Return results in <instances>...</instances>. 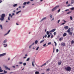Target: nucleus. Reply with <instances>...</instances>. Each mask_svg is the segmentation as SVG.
I'll use <instances>...</instances> for the list:
<instances>
[{
  "label": "nucleus",
  "mask_w": 74,
  "mask_h": 74,
  "mask_svg": "<svg viewBox=\"0 0 74 74\" xmlns=\"http://www.w3.org/2000/svg\"><path fill=\"white\" fill-rule=\"evenodd\" d=\"M50 17L51 18H52V15L51 14V16H50Z\"/></svg>",
  "instance_id": "nucleus-56"
},
{
  "label": "nucleus",
  "mask_w": 74,
  "mask_h": 74,
  "mask_svg": "<svg viewBox=\"0 0 74 74\" xmlns=\"http://www.w3.org/2000/svg\"><path fill=\"white\" fill-rule=\"evenodd\" d=\"M61 45L62 46H64V47H65V46H66V45L65 44V43H63L62 44H61Z\"/></svg>",
  "instance_id": "nucleus-10"
},
{
  "label": "nucleus",
  "mask_w": 74,
  "mask_h": 74,
  "mask_svg": "<svg viewBox=\"0 0 74 74\" xmlns=\"http://www.w3.org/2000/svg\"><path fill=\"white\" fill-rule=\"evenodd\" d=\"M23 66H26V63H24L23 64Z\"/></svg>",
  "instance_id": "nucleus-37"
},
{
  "label": "nucleus",
  "mask_w": 74,
  "mask_h": 74,
  "mask_svg": "<svg viewBox=\"0 0 74 74\" xmlns=\"http://www.w3.org/2000/svg\"><path fill=\"white\" fill-rule=\"evenodd\" d=\"M14 15H15V14L12 13V15L13 16Z\"/></svg>",
  "instance_id": "nucleus-58"
},
{
  "label": "nucleus",
  "mask_w": 74,
  "mask_h": 74,
  "mask_svg": "<svg viewBox=\"0 0 74 74\" xmlns=\"http://www.w3.org/2000/svg\"><path fill=\"white\" fill-rule=\"evenodd\" d=\"M66 35H67V34L66 33H64L63 35V37H65Z\"/></svg>",
  "instance_id": "nucleus-12"
},
{
  "label": "nucleus",
  "mask_w": 74,
  "mask_h": 74,
  "mask_svg": "<svg viewBox=\"0 0 74 74\" xmlns=\"http://www.w3.org/2000/svg\"><path fill=\"white\" fill-rule=\"evenodd\" d=\"M47 45V43H45L43 45V47H45V46Z\"/></svg>",
  "instance_id": "nucleus-41"
},
{
  "label": "nucleus",
  "mask_w": 74,
  "mask_h": 74,
  "mask_svg": "<svg viewBox=\"0 0 74 74\" xmlns=\"http://www.w3.org/2000/svg\"><path fill=\"white\" fill-rule=\"evenodd\" d=\"M66 4H68V1H67L66 2Z\"/></svg>",
  "instance_id": "nucleus-62"
},
{
  "label": "nucleus",
  "mask_w": 74,
  "mask_h": 74,
  "mask_svg": "<svg viewBox=\"0 0 74 74\" xmlns=\"http://www.w3.org/2000/svg\"><path fill=\"white\" fill-rule=\"evenodd\" d=\"M30 3V1H29L28 2H26V4H28Z\"/></svg>",
  "instance_id": "nucleus-42"
},
{
  "label": "nucleus",
  "mask_w": 74,
  "mask_h": 74,
  "mask_svg": "<svg viewBox=\"0 0 74 74\" xmlns=\"http://www.w3.org/2000/svg\"><path fill=\"white\" fill-rule=\"evenodd\" d=\"M9 33H10V30H9L8 31V32L6 34H4V36H6V35H7V34H8Z\"/></svg>",
  "instance_id": "nucleus-11"
},
{
  "label": "nucleus",
  "mask_w": 74,
  "mask_h": 74,
  "mask_svg": "<svg viewBox=\"0 0 74 74\" xmlns=\"http://www.w3.org/2000/svg\"><path fill=\"white\" fill-rule=\"evenodd\" d=\"M70 6H71V5L69 4L67 5V7H70Z\"/></svg>",
  "instance_id": "nucleus-50"
},
{
  "label": "nucleus",
  "mask_w": 74,
  "mask_h": 74,
  "mask_svg": "<svg viewBox=\"0 0 74 74\" xmlns=\"http://www.w3.org/2000/svg\"><path fill=\"white\" fill-rule=\"evenodd\" d=\"M55 30H56V29H53L50 31V32L53 33V32H54Z\"/></svg>",
  "instance_id": "nucleus-7"
},
{
  "label": "nucleus",
  "mask_w": 74,
  "mask_h": 74,
  "mask_svg": "<svg viewBox=\"0 0 74 74\" xmlns=\"http://www.w3.org/2000/svg\"><path fill=\"white\" fill-rule=\"evenodd\" d=\"M46 33H47V35H49V31H47Z\"/></svg>",
  "instance_id": "nucleus-28"
},
{
  "label": "nucleus",
  "mask_w": 74,
  "mask_h": 74,
  "mask_svg": "<svg viewBox=\"0 0 74 74\" xmlns=\"http://www.w3.org/2000/svg\"><path fill=\"white\" fill-rule=\"evenodd\" d=\"M0 27H1V29H3V27H2V25H0Z\"/></svg>",
  "instance_id": "nucleus-38"
},
{
  "label": "nucleus",
  "mask_w": 74,
  "mask_h": 74,
  "mask_svg": "<svg viewBox=\"0 0 74 74\" xmlns=\"http://www.w3.org/2000/svg\"><path fill=\"white\" fill-rule=\"evenodd\" d=\"M7 42V40H5L4 41H3V43H6V42Z\"/></svg>",
  "instance_id": "nucleus-16"
},
{
  "label": "nucleus",
  "mask_w": 74,
  "mask_h": 74,
  "mask_svg": "<svg viewBox=\"0 0 74 74\" xmlns=\"http://www.w3.org/2000/svg\"><path fill=\"white\" fill-rule=\"evenodd\" d=\"M61 40H62V38H60L59 40L60 41H61Z\"/></svg>",
  "instance_id": "nucleus-57"
},
{
  "label": "nucleus",
  "mask_w": 74,
  "mask_h": 74,
  "mask_svg": "<svg viewBox=\"0 0 74 74\" xmlns=\"http://www.w3.org/2000/svg\"><path fill=\"white\" fill-rule=\"evenodd\" d=\"M71 43L72 44H74V41L72 40L71 42Z\"/></svg>",
  "instance_id": "nucleus-36"
},
{
  "label": "nucleus",
  "mask_w": 74,
  "mask_h": 74,
  "mask_svg": "<svg viewBox=\"0 0 74 74\" xmlns=\"http://www.w3.org/2000/svg\"><path fill=\"white\" fill-rule=\"evenodd\" d=\"M46 64H47V63H45V64H43L41 66V67H42V66H45V65H46Z\"/></svg>",
  "instance_id": "nucleus-24"
},
{
  "label": "nucleus",
  "mask_w": 74,
  "mask_h": 74,
  "mask_svg": "<svg viewBox=\"0 0 74 74\" xmlns=\"http://www.w3.org/2000/svg\"><path fill=\"white\" fill-rule=\"evenodd\" d=\"M3 45H4V47H6L7 45V44H3Z\"/></svg>",
  "instance_id": "nucleus-31"
},
{
  "label": "nucleus",
  "mask_w": 74,
  "mask_h": 74,
  "mask_svg": "<svg viewBox=\"0 0 74 74\" xmlns=\"http://www.w3.org/2000/svg\"><path fill=\"white\" fill-rule=\"evenodd\" d=\"M60 9H59V10H58V12H60Z\"/></svg>",
  "instance_id": "nucleus-51"
},
{
  "label": "nucleus",
  "mask_w": 74,
  "mask_h": 74,
  "mask_svg": "<svg viewBox=\"0 0 74 74\" xmlns=\"http://www.w3.org/2000/svg\"><path fill=\"white\" fill-rule=\"evenodd\" d=\"M64 69L67 71H70L71 70V67L70 66L65 67Z\"/></svg>",
  "instance_id": "nucleus-3"
},
{
  "label": "nucleus",
  "mask_w": 74,
  "mask_h": 74,
  "mask_svg": "<svg viewBox=\"0 0 74 74\" xmlns=\"http://www.w3.org/2000/svg\"><path fill=\"white\" fill-rule=\"evenodd\" d=\"M3 73L4 74H6V73H7V72L5 71V70H3Z\"/></svg>",
  "instance_id": "nucleus-17"
},
{
  "label": "nucleus",
  "mask_w": 74,
  "mask_h": 74,
  "mask_svg": "<svg viewBox=\"0 0 74 74\" xmlns=\"http://www.w3.org/2000/svg\"><path fill=\"white\" fill-rule=\"evenodd\" d=\"M50 36L51 35H48V36H47L48 38H49V37H50Z\"/></svg>",
  "instance_id": "nucleus-43"
},
{
  "label": "nucleus",
  "mask_w": 74,
  "mask_h": 74,
  "mask_svg": "<svg viewBox=\"0 0 74 74\" xmlns=\"http://www.w3.org/2000/svg\"><path fill=\"white\" fill-rule=\"evenodd\" d=\"M3 70L1 69V67L0 66V72H2V71H3Z\"/></svg>",
  "instance_id": "nucleus-18"
},
{
  "label": "nucleus",
  "mask_w": 74,
  "mask_h": 74,
  "mask_svg": "<svg viewBox=\"0 0 74 74\" xmlns=\"http://www.w3.org/2000/svg\"><path fill=\"white\" fill-rule=\"evenodd\" d=\"M70 18L71 20V21H72L73 20V17L71 16H70Z\"/></svg>",
  "instance_id": "nucleus-27"
},
{
  "label": "nucleus",
  "mask_w": 74,
  "mask_h": 74,
  "mask_svg": "<svg viewBox=\"0 0 74 74\" xmlns=\"http://www.w3.org/2000/svg\"><path fill=\"white\" fill-rule=\"evenodd\" d=\"M46 64H48V61H47L46 62Z\"/></svg>",
  "instance_id": "nucleus-54"
},
{
  "label": "nucleus",
  "mask_w": 74,
  "mask_h": 74,
  "mask_svg": "<svg viewBox=\"0 0 74 74\" xmlns=\"http://www.w3.org/2000/svg\"><path fill=\"white\" fill-rule=\"evenodd\" d=\"M21 12V10H20L18 12H16V15H17V14H18L19 13V12Z\"/></svg>",
  "instance_id": "nucleus-15"
},
{
  "label": "nucleus",
  "mask_w": 74,
  "mask_h": 74,
  "mask_svg": "<svg viewBox=\"0 0 74 74\" xmlns=\"http://www.w3.org/2000/svg\"><path fill=\"white\" fill-rule=\"evenodd\" d=\"M0 74H4V73H0Z\"/></svg>",
  "instance_id": "nucleus-64"
},
{
  "label": "nucleus",
  "mask_w": 74,
  "mask_h": 74,
  "mask_svg": "<svg viewBox=\"0 0 74 74\" xmlns=\"http://www.w3.org/2000/svg\"><path fill=\"white\" fill-rule=\"evenodd\" d=\"M46 19V17H44L43 18L42 20H41L40 22H42V21H44V20H45Z\"/></svg>",
  "instance_id": "nucleus-9"
},
{
  "label": "nucleus",
  "mask_w": 74,
  "mask_h": 74,
  "mask_svg": "<svg viewBox=\"0 0 74 74\" xmlns=\"http://www.w3.org/2000/svg\"><path fill=\"white\" fill-rule=\"evenodd\" d=\"M38 49H39V46L38 47H36V51H38Z\"/></svg>",
  "instance_id": "nucleus-25"
},
{
  "label": "nucleus",
  "mask_w": 74,
  "mask_h": 74,
  "mask_svg": "<svg viewBox=\"0 0 74 74\" xmlns=\"http://www.w3.org/2000/svg\"><path fill=\"white\" fill-rule=\"evenodd\" d=\"M65 11L66 12H67V11H69V9H67L66 10H65Z\"/></svg>",
  "instance_id": "nucleus-33"
},
{
  "label": "nucleus",
  "mask_w": 74,
  "mask_h": 74,
  "mask_svg": "<svg viewBox=\"0 0 74 74\" xmlns=\"http://www.w3.org/2000/svg\"><path fill=\"white\" fill-rule=\"evenodd\" d=\"M25 57H26V56H27V54H25Z\"/></svg>",
  "instance_id": "nucleus-59"
},
{
  "label": "nucleus",
  "mask_w": 74,
  "mask_h": 74,
  "mask_svg": "<svg viewBox=\"0 0 74 74\" xmlns=\"http://www.w3.org/2000/svg\"><path fill=\"white\" fill-rule=\"evenodd\" d=\"M3 66L4 67L6 70H10V68H8L7 67V66H5V65H3Z\"/></svg>",
  "instance_id": "nucleus-5"
},
{
  "label": "nucleus",
  "mask_w": 74,
  "mask_h": 74,
  "mask_svg": "<svg viewBox=\"0 0 74 74\" xmlns=\"http://www.w3.org/2000/svg\"><path fill=\"white\" fill-rule=\"evenodd\" d=\"M53 34L54 35V36H55L56 35V32H54L53 33Z\"/></svg>",
  "instance_id": "nucleus-52"
},
{
  "label": "nucleus",
  "mask_w": 74,
  "mask_h": 74,
  "mask_svg": "<svg viewBox=\"0 0 74 74\" xmlns=\"http://www.w3.org/2000/svg\"><path fill=\"white\" fill-rule=\"evenodd\" d=\"M32 65L33 67H34V61H33L32 62Z\"/></svg>",
  "instance_id": "nucleus-19"
},
{
  "label": "nucleus",
  "mask_w": 74,
  "mask_h": 74,
  "mask_svg": "<svg viewBox=\"0 0 74 74\" xmlns=\"http://www.w3.org/2000/svg\"><path fill=\"white\" fill-rule=\"evenodd\" d=\"M32 45H31L29 46V49L31 48V47H32Z\"/></svg>",
  "instance_id": "nucleus-44"
},
{
  "label": "nucleus",
  "mask_w": 74,
  "mask_h": 74,
  "mask_svg": "<svg viewBox=\"0 0 74 74\" xmlns=\"http://www.w3.org/2000/svg\"><path fill=\"white\" fill-rule=\"evenodd\" d=\"M5 55H6V53H5L1 54H0V57H1V56H5Z\"/></svg>",
  "instance_id": "nucleus-6"
},
{
  "label": "nucleus",
  "mask_w": 74,
  "mask_h": 74,
  "mask_svg": "<svg viewBox=\"0 0 74 74\" xmlns=\"http://www.w3.org/2000/svg\"><path fill=\"white\" fill-rule=\"evenodd\" d=\"M36 48V47H33L32 49H34Z\"/></svg>",
  "instance_id": "nucleus-61"
},
{
  "label": "nucleus",
  "mask_w": 74,
  "mask_h": 74,
  "mask_svg": "<svg viewBox=\"0 0 74 74\" xmlns=\"http://www.w3.org/2000/svg\"><path fill=\"white\" fill-rule=\"evenodd\" d=\"M5 16V14H2L1 16V18H0V21H3L4 19V17Z\"/></svg>",
  "instance_id": "nucleus-1"
},
{
  "label": "nucleus",
  "mask_w": 74,
  "mask_h": 74,
  "mask_svg": "<svg viewBox=\"0 0 74 74\" xmlns=\"http://www.w3.org/2000/svg\"><path fill=\"white\" fill-rule=\"evenodd\" d=\"M35 74H39V72H38V71H36V72H35Z\"/></svg>",
  "instance_id": "nucleus-29"
},
{
  "label": "nucleus",
  "mask_w": 74,
  "mask_h": 74,
  "mask_svg": "<svg viewBox=\"0 0 74 74\" xmlns=\"http://www.w3.org/2000/svg\"><path fill=\"white\" fill-rule=\"evenodd\" d=\"M44 40H41L40 41V44H41V43H42V42H44Z\"/></svg>",
  "instance_id": "nucleus-14"
},
{
  "label": "nucleus",
  "mask_w": 74,
  "mask_h": 74,
  "mask_svg": "<svg viewBox=\"0 0 74 74\" xmlns=\"http://www.w3.org/2000/svg\"><path fill=\"white\" fill-rule=\"evenodd\" d=\"M38 43V40H36L35 42V44H37Z\"/></svg>",
  "instance_id": "nucleus-22"
},
{
  "label": "nucleus",
  "mask_w": 74,
  "mask_h": 74,
  "mask_svg": "<svg viewBox=\"0 0 74 74\" xmlns=\"http://www.w3.org/2000/svg\"><path fill=\"white\" fill-rule=\"evenodd\" d=\"M17 5H18V4H15L13 5V7H16V6H17Z\"/></svg>",
  "instance_id": "nucleus-13"
},
{
  "label": "nucleus",
  "mask_w": 74,
  "mask_h": 74,
  "mask_svg": "<svg viewBox=\"0 0 74 74\" xmlns=\"http://www.w3.org/2000/svg\"><path fill=\"white\" fill-rule=\"evenodd\" d=\"M60 20H59L58 21V23H59V22H60Z\"/></svg>",
  "instance_id": "nucleus-45"
},
{
  "label": "nucleus",
  "mask_w": 74,
  "mask_h": 74,
  "mask_svg": "<svg viewBox=\"0 0 74 74\" xmlns=\"http://www.w3.org/2000/svg\"><path fill=\"white\" fill-rule=\"evenodd\" d=\"M58 66H60V64H61V62H58Z\"/></svg>",
  "instance_id": "nucleus-20"
},
{
  "label": "nucleus",
  "mask_w": 74,
  "mask_h": 74,
  "mask_svg": "<svg viewBox=\"0 0 74 74\" xmlns=\"http://www.w3.org/2000/svg\"><path fill=\"white\" fill-rule=\"evenodd\" d=\"M53 35H52V36H51V38H53Z\"/></svg>",
  "instance_id": "nucleus-48"
},
{
  "label": "nucleus",
  "mask_w": 74,
  "mask_h": 74,
  "mask_svg": "<svg viewBox=\"0 0 74 74\" xmlns=\"http://www.w3.org/2000/svg\"><path fill=\"white\" fill-rule=\"evenodd\" d=\"M71 30L70 29V28H69V29L67 30V32L69 33V35L72 36L73 34V32H70Z\"/></svg>",
  "instance_id": "nucleus-2"
},
{
  "label": "nucleus",
  "mask_w": 74,
  "mask_h": 74,
  "mask_svg": "<svg viewBox=\"0 0 74 74\" xmlns=\"http://www.w3.org/2000/svg\"><path fill=\"white\" fill-rule=\"evenodd\" d=\"M50 44H51V42H49L48 44L47 45H49Z\"/></svg>",
  "instance_id": "nucleus-34"
},
{
  "label": "nucleus",
  "mask_w": 74,
  "mask_h": 74,
  "mask_svg": "<svg viewBox=\"0 0 74 74\" xmlns=\"http://www.w3.org/2000/svg\"><path fill=\"white\" fill-rule=\"evenodd\" d=\"M64 28L66 29H69V26H65Z\"/></svg>",
  "instance_id": "nucleus-8"
},
{
  "label": "nucleus",
  "mask_w": 74,
  "mask_h": 74,
  "mask_svg": "<svg viewBox=\"0 0 74 74\" xmlns=\"http://www.w3.org/2000/svg\"><path fill=\"white\" fill-rule=\"evenodd\" d=\"M27 58V57H25L23 58V59H25V58Z\"/></svg>",
  "instance_id": "nucleus-60"
},
{
  "label": "nucleus",
  "mask_w": 74,
  "mask_h": 74,
  "mask_svg": "<svg viewBox=\"0 0 74 74\" xmlns=\"http://www.w3.org/2000/svg\"><path fill=\"white\" fill-rule=\"evenodd\" d=\"M71 11H70L68 12L67 13V14H71Z\"/></svg>",
  "instance_id": "nucleus-23"
},
{
  "label": "nucleus",
  "mask_w": 74,
  "mask_h": 74,
  "mask_svg": "<svg viewBox=\"0 0 74 74\" xmlns=\"http://www.w3.org/2000/svg\"><path fill=\"white\" fill-rule=\"evenodd\" d=\"M65 24V23H64L61 24V25H64Z\"/></svg>",
  "instance_id": "nucleus-47"
},
{
  "label": "nucleus",
  "mask_w": 74,
  "mask_h": 74,
  "mask_svg": "<svg viewBox=\"0 0 74 74\" xmlns=\"http://www.w3.org/2000/svg\"><path fill=\"white\" fill-rule=\"evenodd\" d=\"M2 2V1L1 0H0V3H1Z\"/></svg>",
  "instance_id": "nucleus-63"
},
{
  "label": "nucleus",
  "mask_w": 74,
  "mask_h": 74,
  "mask_svg": "<svg viewBox=\"0 0 74 74\" xmlns=\"http://www.w3.org/2000/svg\"><path fill=\"white\" fill-rule=\"evenodd\" d=\"M19 63L20 64H23V62H19Z\"/></svg>",
  "instance_id": "nucleus-32"
},
{
  "label": "nucleus",
  "mask_w": 74,
  "mask_h": 74,
  "mask_svg": "<svg viewBox=\"0 0 74 74\" xmlns=\"http://www.w3.org/2000/svg\"><path fill=\"white\" fill-rule=\"evenodd\" d=\"M29 60H30V58H28L26 60V61L27 62H28V61H29Z\"/></svg>",
  "instance_id": "nucleus-21"
},
{
  "label": "nucleus",
  "mask_w": 74,
  "mask_h": 74,
  "mask_svg": "<svg viewBox=\"0 0 74 74\" xmlns=\"http://www.w3.org/2000/svg\"><path fill=\"white\" fill-rule=\"evenodd\" d=\"M12 16H13L12 15H11V14H10V17H11V18H12Z\"/></svg>",
  "instance_id": "nucleus-26"
},
{
  "label": "nucleus",
  "mask_w": 74,
  "mask_h": 74,
  "mask_svg": "<svg viewBox=\"0 0 74 74\" xmlns=\"http://www.w3.org/2000/svg\"><path fill=\"white\" fill-rule=\"evenodd\" d=\"M70 9H71V10H74V8L73 7V8H70Z\"/></svg>",
  "instance_id": "nucleus-30"
},
{
  "label": "nucleus",
  "mask_w": 74,
  "mask_h": 74,
  "mask_svg": "<svg viewBox=\"0 0 74 74\" xmlns=\"http://www.w3.org/2000/svg\"><path fill=\"white\" fill-rule=\"evenodd\" d=\"M58 7H59V5H57L56 6L52 9V12L54 11H55V10H56V9H57V8H58Z\"/></svg>",
  "instance_id": "nucleus-4"
},
{
  "label": "nucleus",
  "mask_w": 74,
  "mask_h": 74,
  "mask_svg": "<svg viewBox=\"0 0 74 74\" xmlns=\"http://www.w3.org/2000/svg\"><path fill=\"white\" fill-rule=\"evenodd\" d=\"M54 42L55 44V46H56L57 45V44L56 43V42L55 41H54Z\"/></svg>",
  "instance_id": "nucleus-35"
},
{
  "label": "nucleus",
  "mask_w": 74,
  "mask_h": 74,
  "mask_svg": "<svg viewBox=\"0 0 74 74\" xmlns=\"http://www.w3.org/2000/svg\"><path fill=\"white\" fill-rule=\"evenodd\" d=\"M74 3V1H71V4H73V3Z\"/></svg>",
  "instance_id": "nucleus-46"
},
{
  "label": "nucleus",
  "mask_w": 74,
  "mask_h": 74,
  "mask_svg": "<svg viewBox=\"0 0 74 74\" xmlns=\"http://www.w3.org/2000/svg\"><path fill=\"white\" fill-rule=\"evenodd\" d=\"M26 2H25L23 3V5H26Z\"/></svg>",
  "instance_id": "nucleus-40"
},
{
  "label": "nucleus",
  "mask_w": 74,
  "mask_h": 74,
  "mask_svg": "<svg viewBox=\"0 0 74 74\" xmlns=\"http://www.w3.org/2000/svg\"><path fill=\"white\" fill-rule=\"evenodd\" d=\"M47 34H46L45 36V38H47Z\"/></svg>",
  "instance_id": "nucleus-53"
},
{
  "label": "nucleus",
  "mask_w": 74,
  "mask_h": 74,
  "mask_svg": "<svg viewBox=\"0 0 74 74\" xmlns=\"http://www.w3.org/2000/svg\"><path fill=\"white\" fill-rule=\"evenodd\" d=\"M50 70V69H49V68H48L47 70V71H49Z\"/></svg>",
  "instance_id": "nucleus-49"
},
{
  "label": "nucleus",
  "mask_w": 74,
  "mask_h": 74,
  "mask_svg": "<svg viewBox=\"0 0 74 74\" xmlns=\"http://www.w3.org/2000/svg\"><path fill=\"white\" fill-rule=\"evenodd\" d=\"M56 52H59V49H57L56 50Z\"/></svg>",
  "instance_id": "nucleus-39"
},
{
  "label": "nucleus",
  "mask_w": 74,
  "mask_h": 74,
  "mask_svg": "<svg viewBox=\"0 0 74 74\" xmlns=\"http://www.w3.org/2000/svg\"><path fill=\"white\" fill-rule=\"evenodd\" d=\"M34 42L33 43H32V44L31 45L32 46V45H34Z\"/></svg>",
  "instance_id": "nucleus-55"
}]
</instances>
